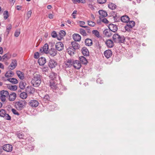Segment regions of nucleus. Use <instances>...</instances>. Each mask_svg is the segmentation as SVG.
<instances>
[{"instance_id":"21","label":"nucleus","mask_w":155,"mask_h":155,"mask_svg":"<svg viewBox=\"0 0 155 155\" xmlns=\"http://www.w3.org/2000/svg\"><path fill=\"white\" fill-rule=\"evenodd\" d=\"M38 62L39 65L43 66L46 63V61L45 57H41L38 59Z\"/></svg>"},{"instance_id":"11","label":"nucleus","mask_w":155,"mask_h":155,"mask_svg":"<svg viewBox=\"0 0 155 155\" xmlns=\"http://www.w3.org/2000/svg\"><path fill=\"white\" fill-rule=\"evenodd\" d=\"M109 31L111 32H115L117 29V26L113 24H110L108 26Z\"/></svg>"},{"instance_id":"62","label":"nucleus","mask_w":155,"mask_h":155,"mask_svg":"<svg viewBox=\"0 0 155 155\" xmlns=\"http://www.w3.org/2000/svg\"><path fill=\"white\" fill-rule=\"evenodd\" d=\"M16 8L18 10H20L21 9V6L20 5H17L16 6Z\"/></svg>"},{"instance_id":"8","label":"nucleus","mask_w":155,"mask_h":155,"mask_svg":"<svg viewBox=\"0 0 155 155\" xmlns=\"http://www.w3.org/2000/svg\"><path fill=\"white\" fill-rule=\"evenodd\" d=\"M49 47L48 45V44H45L43 47H41L40 49V51L41 53H45L46 54H48V51Z\"/></svg>"},{"instance_id":"13","label":"nucleus","mask_w":155,"mask_h":155,"mask_svg":"<svg viewBox=\"0 0 155 155\" xmlns=\"http://www.w3.org/2000/svg\"><path fill=\"white\" fill-rule=\"evenodd\" d=\"M17 61L16 60H13L12 61L11 63L8 67V69L9 71L15 69L17 66Z\"/></svg>"},{"instance_id":"26","label":"nucleus","mask_w":155,"mask_h":155,"mask_svg":"<svg viewBox=\"0 0 155 155\" xmlns=\"http://www.w3.org/2000/svg\"><path fill=\"white\" fill-rule=\"evenodd\" d=\"M84 42L85 45L87 46H91L93 44L92 41L91 39L87 38L85 39Z\"/></svg>"},{"instance_id":"9","label":"nucleus","mask_w":155,"mask_h":155,"mask_svg":"<svg viewBox=\"0 0 155 155\" xmlns=\"http://www.w3.org/2000/svg\"><path fill=\"white\" fill-rule=\"evenodd\" d=\"M57 63L54 60L50 59L48 63V65L50 68H55L57 65Z\"/></svg>"},{"instance_id":"50","label":"nucleus","mask_w":155,"mask_h":155,"mask_svg":"<svg viewBox=\"0 0 155 155\" xmlns=\"http://www.w3.org/2000/svg\"><path fill=\"white\" fill-rule=\"evenodd\" d=\"M18 82V81L15 78H12V81H11V83L14 84H16Z\"/></svg>"},{"instance_id":"24","label":"nucleus","mask_w":155,"mask_h":155,"mask_svg":"<svg viewBox=\"0 0 155 155\" xmlns=\"http://www.w3.org/2000/svg\"><path fill=\"white\" fill-rule=\"evenodd\" d=\"M79 60L82 64L86 65L87 64L88 61L86 58L84 56H81L79 57Z\"/></svg>"},{"instance_id":"20","label":"nucleus","mask_w":155,"mask_h":155,"mask_svg":"<svg viewBox=\"0 0 155 155\" xmlns=\"http://www.w3.org/2000/svg\"><path fill=\"white\" fill-rule=\"evenodd\" d=\"M81 51L82 54L84 56H87L89 55V51L86 47H83L82 48Z\"/></svg>"},{"instance_id":"7","label":"nucleus","mask_w":155,"mask_h":155,"mask_svg":"<svg viewBox=\"0 0 155 155\" xmlns=\"http://www.w3.org/2000/svg\"><path fill=\"white\" fill-rule=\"evenodd\" d=\"M2 148L3 150L6 152H11L12 150L13 147L11 144H7L2 146Z\"/></svg>"},{"instance_id":"42","label":"nucleus","mask_w":155,"mask_h":155,"mask_svg":"<svg viewBox=\"0 0 155 155\" xmlns=\"http://www.w3.org/2000/svg\"><path fill=\"white\" fill-rule=\"evenodd\" d=\"M59 35L63 38L66 35V33L65 31L61 30L59 32Z\"/></svg>"},{"instance_id":"15","label":"nucleus","mask_w":155,"mask_h":155,"mask_svg":"<svg viewBox=\"0 0 155 155\" xmlns=\"http://www.w3.org/2000/svg\"><path fill=\"white\" fill-rule=\"evenodd\" d=\"M29 105L32 107H37L39 104L38 102L35 100H31L29 102Z\"/></svg>"},{"instance_id":"49","label":"nucleus","mask_w":155,"mask_h":155,"mask_svg":"<svg viewBox=\"0 0 155 155\" xmlns=\"http://www.w3.org/2000/svg\"><path fill=\"white\" fill-rule=\"evenodd\" d=\"M40 54L38 52H35L34 55V58L35 59L39 58Z\"/></svg>"},{"instance_id":"2","label":"nucleus","mask_w":155,"mask_h":155,"mask_svg":"<svg viewBox=\"0 0 155 155\" xmlns=\"http://www.w3.org/2000/svg\"><path fill=\"white\" fill-rule=\"evenodd\" d=\"M15 106L18 110H21L27 104V102L25 100H20L15 103Z\"/></svg>"},{"instance_id":"64","label":"nucleus","mask_w":155,"mask_h":155,"mask_svg":"<svg viewBox=\"0 0 155 155\" xmlns=\"http://www.w3.org/2000/svg\"><path fill=\"white\" fill-rule=\"evenodd\" d=\"M95 45L97 47H98L99 46V42L98 41H97L95 43Z\"/></svg>"},{"instance_id":"32","label":"nucleus","mask_w":155,"mask_h":155,"mask_svg":"<svg viewBox=\"0 0 155 155\" xmlns=\"http://www.w3.org/2000/svg\"><path fill=\"white\" fill-rule=\"evenodd\" d=\"M117 6L115 4L112 3H109L108 4V8L111 10H114L116 8Z\"/></svg>"},{"instance_id":"44","label":"nucleus","mask_w":155,"mask_h":155,"mask_svg":"<svg viewBox=\"0 0 155 155\" xmlns=\"http://www.w3.org/2000/svg\"><path fill=\"white\" fill-rule=\"evenodd\" d=\"M3 117L7 120H11V117L7 113L5 115L4 117Z\"/></svg>"},{"instance_id":"57","label":"nucleus","mask_w":155,"mask_h":155,"mask_svg":"<svg viewBox=\"0 0 155 155\" xmlns=\"http://www.w3.org/2000/svg\"><path fill=\"white\" fill-rule=\"evenodd\" d=\"M48 67L47 66H45V67H44L42 69L43 71H47L48 70Z\"/></svg>"},{"instance_id":"52","label":"nucleus","mask_w":155,"mask_h":155,"mask_svg":"<svg viewBox=\"0 0 155 155\" xmlns=\"http://www.w3.org/2000/svg\"><path fill=\"white\" fill-rule=\"evenodd\" d=\"M44 99H46L48 101H50V98L48 94H46L44 96Z\"/></svg>"},{"instance_id":"43","label":"nucleus","mask_w":155,"mask_h":155,"mask_svg":"<svg viewBox=\"0 0 155 155\" xmlns=\"http://www.w3.org/2000/svg\"><path fill=\"white\" fill-rule=\"evenodd\" d=\"M11 56V55H10V56H9L7 55V54H5L3 56H2V59L3 60H5V58H6L7 59H9Z\"/></svg>"},{"instance_id":"1","label":"nucleus","mask_w":155,"mask_h":155,"mask_svg":"<svg viewBox=\"0 0 155 155\" xmlns=\"http://www.w3.org/2000/svg\"><path fill=\"white\" fill-rule=\"evenodd\" d=\"M41 75L39 74H36L32 78L31 83L34 87H38L41 83Z\"/></svg>"},{"instance_id":"59","label":"nucleus","mask_w":155,"mask_h":155,"mask_svg":"<svg viewBox=\"0 0 155 155\" xmlns=\"http://www.w3.org/2000/svg\"><path fill=\"white\" fill-rule=\"evenodd\" d=\"M97 83H99L100 84H102L103 83V81L102 80H101L100 78H98L97 80Z\"/></svg>"},{"instance_id":"10","label":"nucleus","mask_w":155,"mask_h":155,"mask_svg":"<svg viewBox=\"0 0 155 155\" xmlns=\"http://www.w3.org/2000/svg\"><path fill=\"white\" fill-rule=\"evenodd\" d=\"M73 67L77 69H79L81 66V64L78 60H75L73 61Z\"/></svg>"},{"instance_id":"22","label":"nucleus","mask_w":155,"mask_h":155,"mask_svg":"<svg viewBox=\"0 0 155 155\" xmlns=\"http://www.w3.org/2000/svg\"><path fill=\"white\" fill-rule=\"evenodd\" d=\"M73 39L75 41H79L81 39V36L78 34H74L72 35Z\"/></svg>"},{"instance_id":"3","label":"nucleus","mask_w":155,"mask_h":155,"mask_svg":"<svg viewBox=\"0 0 155 155\" xmlns=\"http://www.w3.org/2000/svg\"><path fill=\"white\" fill-rule=\"evenodd\" d=\"M113 38L114 42L116 43H123L125 40L124 36H120L117 34H114L113 35Z\"/></svg>"},{"instance_id":"18","label":"nucleus","mask_w":155,"mask_h":155,"mask_svg":"<svg viewBox=\"0 0 155 155\" xmlns=\"http://www.w3.org/2000/svg\"><path fill=\"white\" fill-rule=\"evenodd\" d=\"M72 48H73L74 50H78L81 47L80 45L76 41H72L71 43Z\"/></svg>"},{"instance_id":"23","label":"nucleus","mask_w":155,"mask_h":155,"mask_svg":"<svg viewBox=\"0 0 155 155\" xmlns=\"http://www.w3.org/2000/svg\"><path fill=\"white\" fill-rule=\"evenodd\" d=\"M8 100L10 101H14L16 97V94L14 92H12L8 95Z\"/></svg>"},{"instance_id":"27","label":"nucleus","mask_w":155,"mask_h":155,"mask_svg":"<svg viewBox=\"0 0 155 155\" xmlns=\"http://www.w3.org/2000/svg\"><path fill=\"white\" fill-rule=\"evenodd\" d=\"M130 18L127 15H124L121 18V20L122 22L124 23H127L129 21Z\"/></svg>"},{"instance_id":"36","label":"nucleus","mask_w":155,"mask_h":155,"mask_svg":"<svg viewBox=\"0 0 155 155\" xmlns=\"http://www.w3.org/2000/svg\"><path fill=\"white\" fill-rule=\"evenodd\" d=\"M80 33L84 36L87 35V34L85 30L81 28L79 29Z\"/></svg>"},{"instance_id":"4","label":"nucleus","mask_w":155,"mask_h":155,"mask_svg":"<svg viewBox=\"0 0 155 155\" xmlns=\"http://www.w3.org/2000/svg\"><path fill=\"white\" fill-rule=\"evenodd\" d=\"M100 20L103 23L107 24V19L105 17L107 16V12L103 10H99L98 11Z\"/></svg>"},{"instance_id":"37","label":"nucleus","mask_w":155,"mask_h":155,"mask_svg":"<svg viewBox=\"0 0 155 155\" xmlns=\"http://www.w3.org/2000/svg\"><path fill=\"white\" fill-rule=\"evenodd\" d=\"M3 15H4V19L5 20L9 16L8 12L7 10L4 12Z\"/></svg>"},{"instance_id":"19","label":"nucleus","mask_w":155,"mask_h":155,"mask_svg":"<svg viewBox=\"0 0 155 155\" xmlns=\"http://www.w3.org/2000/svg\"><path fill=\"white\" fill-rule=\"evenodd\" d=\"M67 51L71 56L74 54L76 52L75 50L72 48V46H69L68 48L66 50Z\"/></svg>"},{"instance_id":"12","label":"nucleus","mask_w":155,"mask_h":155,"mask_svg":"<svg viewBox=\"0 0 155 155\" xmlns=\"http://www.w3.org/2000/svg\"><path fill=\"white\" fill-rule=\"evenodd\" d=\"M55 47L57 50L61 51L63 49L64 45L61 42H58L56 43Z\"/></svg>"},{"instance_id":"35","label":"nucleus","mask_w":155,"mask_h":155,"mask_svg":"<svg viewBox=\"0 0 155 155\" xmlns=\"http://www.w3.org/2000/svg\"><path fill=\"white\" fill-rule=\"evenodd\" d=\"M50 87L53 89H56L58 88L57 84H55V83L50 82L49 84Z\"/></svg>"},{"instance_id":"25","label":"nucleus","mask_w":155,"mask_h":155,"mask_svg":"<svg viewBox=\"0 0 155 155\" xmlns=\"http://www.w3.org/2000/svg\"><path fill=\"white\" fill-rule=\"evenodd\" d=\"M16 74L20 80H22L25 78L24 73L20 71H17Z\"/></svg>"},{"instance_id":"46","label":"nucleus","mask_w":155,"mask_h":155,"mask_svg":"<svg viewBox=\"0 0 155 155\" xmlns=\"http://www.w3.org/2000/svg\"><path fill=\"white\" fill-rule=\"evenodd\" d=\"M12 28V25L11 24H9L8 26L6 27V31L8 32V34L10 32L11 29Z\"/></svg>"},{"instance_id":"51","label":"nucleus","mask_w":155,"mask_h":155,"mask_svg":"<svg viewBox=\"0 0 155 155\" xmlns=\"http://www.w3.org/2000/svg\"><path fill=\"white\" fill-rule=\"evenodd\" d=\"M20 34V31L19 30H16L14 36L16 37H18L19 35Z\"/></svg>"},{"instance_id":"53","label":"nucleus","mask_w":155,"mask_h":155,"mask_svg":"<svg viewBox=\"0 0 155 155\" xmlns=\"http://www.w3.org/2000/svg\"><path fill=\"white\" fill-rule=\"evenodd\" d=\"M106 0H97V2L100 4H103L105 2Z\"/></svg>"},{"instance_id":"6","label":"nucleus","mask_w":155,"mask_h":155,"mask_svg":"<svg viewBox=\"0 0 155 155\" xmlns=\"http://www.w3.org/2000/svg\"><path fill=\"white\" fill-rule=\"evenodd\" d=\"M135 25V23L133 21H129L127 23V25L124 27L126 31H130V29L134 27Z\"/></svg>"},{"instance_id":"16","label":"nucleus","mask_w":155,"mask_h":155,"mask_svg":"<svg viewBox=\"0 0 155 155\" xmlns=\"http://www.w3.org/2000/svg\"><path fill=\"white\" fill-rule=\"evenodd\" d=\"M35 89L31 86H28L25 89V91L29 93L30 94H33L35 92Z\"/></svg>"},{"instance_id":"38","label":"nucleus","mask_w":155,"mask_h":155,"mask_svg":"<svg viewBox=\"0 0 155 155\" xmlns=\"http://www.w3.org/2000/svg\"><path fill=\"white\" fill-rule=\"evenodd\" d=\"M19 87L22 90L24 89L25 88V85H24V83L22 81H21L19 84Z\"/></svg>"},{"instance_id":"61","label":"nucleus","mask_w":155,"mask_h":155,"mask_svg":"<svg viewBox=\"0 0 155 155\" xmlns=\"http://www.w3.org/2000/svg\"><path fill=\"white\" fill-rule=\"evenodd\" d=\"M79 22L80 24V25H84L85 24V22L84 21H79Z\"/></svg>"},{"instance_id":"58","label":"nucleus","mask_w":155,"mask_h":155,"mask_svg":"<svg viewBox=\"0 0 155 155\" xmlns=\"http://www.w3.org/2000/svg\"><path fill=\"white\" fill-rule=\"evenodd\" d=\"M54 15L50 13L48 14V17L50 19H52L53 18Z\"/></svg>"},{"instance_id":"29","label":"nucleus","mask_w":155,"mask_h":155,"mask_svg":"<svg viewBox=\"0 0 155 155\" xmlns=\"http://www.w3.org/2000/svg\"><path fill=\"white\" fill-rule=\"evenodd\" d=\"M28 95L26 91L21 92L20 94V97L22 99H25L27 98Z\"/></svg>"},{"instance_id":"28","label":"nucleus","mask_w":155,"mask_h":155,"mask_svg":"<svg viewBox=\"0 0 155 155\" xmlns=\"http://www.w3.org/2000/svg\"><path fill=\"white\" fill-rule=\"evenodd\" d=\"M8 88L12 91H15L17 89V86L16 85H12L10 84H7Z\"/></svg>"},{"instance_id":"48","label":"nucleus","mask_w":155,"mask_h":155,"mask_svg":"<svg viewBox=\"0 0 155 155\" xmlns=\"http://www.w3.org/2000/svg\"><path fill=\"white\" fill-rule=\"evenodd\" d=\"M112 55V52L110 50H107V59Z\"/></svg>"},{"instance_id":"41","label":"nucleus","mask_w":155,"mask_h":155,"mask_svg":"<svg viewBox=\"0 0 155 155\" xmlns=\"http://www.w3.org/2000/svg\"><path fill=\"white\" fill-rule=\"evenodd\" d=\"M88 24L89 26L91 27H94L95 25V23L92 21H87Z\"/></svg>"},{"instance_id":"33","label":"nucleus","mask_w":155,"mask_h":155,"mask_svg":"<svg viewBox=\"0 0 155 155\" xmlns=\"http://www.w3.org/2000/svg\"><path fill=\"white\" fill-rule=\"evenodd\" d=\"M57 76V74L52 72L49 76L50 78L52 80L55 79Z\"/></svg>"},{"instance_id":"45","label":"nucleus","mask_w":155,"mask_h":155,"mask_svg":"<svg viewBox=\"0 0 155 155\" xmlns=\"http://www.w3.org/2000/svg\"><path fill=\"white\" fill-rule=\"evenodd\" d=\"M11 111L12 113L15 115L19 116L20 114L15 109L12 108Z\"/></svg>"},{"instance_id":"39","label":"nucleus","mask_w":155,"mask_h":155,"mask_svg":"<svg viewBox=\"0 0 155 155\" xmlns=\"http://www.w3.org/2000/svg\"><path fill=\"white\" fill-rule=\"evenodd\" d=\"M92 33L94 34L95 36L97 38H99L100 36L99 35V31L97 30H93L92 31Z\"/></svg>"},{"instance_id":"31","label":"nucleus","mask_w":155,"mask_h":155,"mask_svg":"<svg viewBox=\"0 0 155 155\" xmlns=\"http://www.w3.org/2000/svg\"><path fill=\"white\" fill-rule=\"evenodd\" d=\"M114 45L112 41L110 39H107V47L109 48H112Z\"/></svg>"},{"instance_id":"60","label":"nucleus","mask_w":155,"mask_h":155,"mask_svg":"<svg viewBox=\"0 0 155 155\" xmlns=\"http://www.w3.org/2000/svg\"><path fill=\"white\" fill-rule=\"evenodd\" d=\"M72 0L73 2V3L74 4H76L77 2H78V3H80V0Z\"/></svg>"},{"instance_id":"34","label":"nucleus","mask_w":155,"mask_h":155,"mask_svg":"<svg viewBox=\"0 0 155 155\" xmlns=\"http://www.w3.org/2000/svg\"><path fill=\"white\" fill-rule=\"evenodd\" d=\"M6 110L4 109H1L0 110V117H4L5 115L6 114Z\"/></svg>"},{"instance_id":"40","label":"nucleus","mask_w":155,"mask_h":155,"mask_svg":"<svg viewBox=\"0 0 155 155\" xmlns=\"http://www.w3.org/2000/svg\"><path fill=\"white\" fill-rule=\"evenodd\" d=\"M17 137L20 139H23L24 135L23 134L20 133H18L16 134Z\"/></svg>"},{"instance_id":"54","label":"nucleus","mask_w":155,"mask_h":155,"mask_svg":"<svg viewBox=\"0 0 155 155\" xmlns=\"http://www.w3.org/2000/svg\"><path fill=\"white\" fill-rule=\"evenodd\" d=\"M112 32L109 31V30H108V29H107V37H110L112 35Z\"/></svg>"},{"instance_id":"47","label":"nucleus","mask_w":155,"mask_h":155,"mask_svg":"<svg viewBox=\"0 0 155 155\" xmlns=\"http://www.w3.org/2000/svg\"><path fill=\"white\" fill-rule=\"evenodd\" d=\"M51 35L52 37L53 38H56L57 36V34L56 32L54 31H53L51 34Z\"/></svg>"},{"instance_id":"56","label":"nucleus","mask_w":155,"mask_h":155,"mask_svg":"<svg viewBox=\"0 0 155 155\" xmlns=\"http://www.w3.org/2000/svg\"><path fill=\"white\" fill-rule=\"evenodd\" d=\"M77 12V10H74L73 11V13L71 14V15L73 16V17L74 18H76L75 15H74V14H76Z\"/></svg>"},{"instance_id":"5","label":"nucleus","mask_w":155,"mask_h":155,"mask_svg":"<svg viewBox=\"0 0 155 155\" xmlns=\"http://www.w3.org/2000/svg\"><path fill=\"white\" fill-rule=\"evenodd\" d=\"M8 92L7 91L4 90L0 91V95H1V100L2 102H5L6 101V97L9 95Z\"/></svg>"},{"instance_id":"63","label":"nucleus","mask_w":155,"mask_h":155,"mask_svg":"<svg viewBox=\"0 0 155 155\" xmlns=\"http://www.w3.org/2000/svg\"><path fill=\"white\" fill-rule=\"evenodd\" d=\"M57 38L58 40H59V41H60L61 39L62 38H63L62 37H61V36L60 35L59 37L57 36Z\"/></svg>"},{"instance_id":"14","label":"nucleus","mask_w":155,"mask_h":155,"mask_svg":"<svg viewBox=\"0 0 155 155\" xmlns=\"http://www.w3.org/2000/svg\"><path fill=\"white\" fill-rule=\"evenodd\" d=\"M57 52L58 51L56 49L53 48L49 50L48 54L51 56L53 57L56 55Z\"/></svg>"},{"instance_id":"30","label":"nucleus","mask_w":155,"mask_h":155,"mask_svg":"<svg viewBox=\"0 0 155 155\" xmlns=\"http://www.w3.org/2000/svg\"><path fill=\"white\" fill-rule=\"evenodd\" d=\"M63 88H64V90H66V89H65V88H63V87H61L60 88H57L56 89V93H58L60 95H61L63 93Z\"/></svg>"},{"instance_id":"17","label":"nucleus","mask_w":155,"mask_h":155,"mask_svg":"<svg viewBox=\"0 0 155 155\" xmlns=\"http://www.w3.org/2000/svg\"><path fill=\"white\" fill-rule=\"evenodd\" d=\"M72 63L73 61L71 59H68L64 63L66 68H71L73 65Z\"/></svg>"},{"instance_id":"55","label":"nucleus","mask_w":155,"mask_h":155,"mask_svg":"<svg viewBox=\"0 0 155 155\" xmlns=\"http://www.w3.org/2000/svg\"><path fill=\"white\" fill-rule=\"evenodd\" d=\"M31 14H32V11L31 10H30L27 13V16H28V18H29L31 16Z\"/></svg>"}]
</instances>
